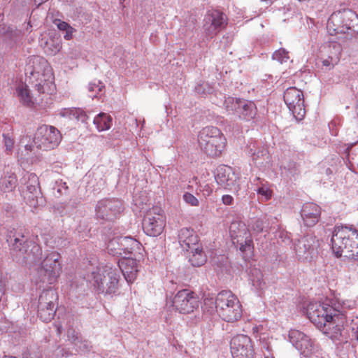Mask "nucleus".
Returning a JSON list of instances; mask_svg holds the SVG:
<instances>
[{
    "mask_svg": "<svg viewBox=\"0 0 358 358\" xmlns=\"http://www.w3.org/2000/svg\"><path fill=\"white\" fill-rule=\"evenodd\" d=\"M26 229H13L8 232L6 241L10 247L13 258L22 264L31 266L41 263L37 268V278L39 282L48 285L54 284L60 275L62 266L60 254L56 251L47 252L42 260L41 246L28 236Z\"/></svg>",
    "mask_w": 358,
    "mask_h": 358,
    "instance_id": "nucleus-1",
    "label": "nucleus"
},
{
    "mask_svg": "<svg viewBox=\"0 0 358 358\" xmlns=\"http://www.w3.org/2000/svg\"><path fill=\"white\" fill-rule=\"evenodd\" d=\"M25 73L30 74L38 83L36 87L39 93H45L53 85V73L48 61L40 56H31L25 67Z\"/></svg>",
    "mask_w": 358,
    "mask_h": 358,
    "instance_id": "nucleus-2",
    "label": "nucleus"
},
{
    "mask_svg": "<svg viewBox=\"0 0 358 358\" xmlns=\"http://www.w3.org/2000/svg\"><path fill=\"white\" fill-rule=\"evenodd\" d=\"M199 148L211 157L220 156L225 148L226 138L215 127H206L198 134Z\"/></svg>",
    "mask_w": 358,
    "mask_h": 358,
    "instance_id": "nucleus-3",
    "label": "nucleus"
},
{
    "mask_svg": "<svg viewBox=\"0 0 358 358\" xmlns=\"http://www.w3.org/2000/svg\"><path fill=\"white\" fill-rule=\"evenodd\" d=\"M215 309L220 317L227 322L238 321L242 316V306L229 290H222L215 298Z\"/></svg>",
    "mask_w": 358,
    "mask_h": 358,
    "instance_id": "nucleus-4",
    "label": "nucleus"
},
{
    "mask_svg": "<svg viewBox=\"0 0 358 358\" xmlns=\"http://www.w3.org/2000/svg\"><path fill=\"white\" fill-rule=\"evenodd\" d=\"M120 275L116 269L110 266L98 267L89 276V280L99 293L115 294L119 288Z\"/></svg>",
    "mask_w": 358,
    "mask_h": 358,
    "instance_id": "nucleus-5",
    "label": "nucleus"
},
{
    "mask_svg": "<svg viewBox=\"0 0 358 358\" xmlns=\"http://www.w3.org/2000/svg\"><path fill=\"white\" fill-rule=\"evenodd\" d=\"M357 19V15L351 10H338L333 13L329 17L327 23V29L330 35L338 34H346L348 38L355 36L353 29L355 21Z\"/></svg>",
    "mask_w": 358,
    "mask_h": 358,
    "instance_id": "nucleus-6",
    "label": "nucleus"
},
{
    "mask_svg": "<svg viewBox=\"0 0 358 358\" xmlns=\"http://www.w3.org/2000/svg\"><path fill=\"white\" fill-rule=\"evenodd\" d=\"M358 231L352 229L348 227H336L332 234L331 239L333 252L336 257L350 256V253L348 249L351 238H357ZM353 255V254H351Z\"/></svg>",
    "mask_w": 358,
    "mask_h": 358,
    "instance_id": "nucleus-7",
    "label": "nucleus"
},
{
    "mask_svg": "<svg viewBox=\"0 0 358 358\" xmlns=\"http://www.w3.org/2000/svg\"><path fill=\"white\" fill-rule=\"evenodd\" d=\"M61 140L62 135L56 127L43 124L38 127L33 142L38 149L50 150L57 148Z\"/></svg>",
    "mask_w": 358,
    "mask_h": 358,
    "instance_id": "nucleus-8",
    "label": "nucleus"
},
{
    "mask_svg": "<svg viewBox=\"0 0 358 358\" xmlns=\"http://www.w3.org/2000/svg\"><path fill=\"white\" fill-rule=\"evenodd\" d=\"M57 300V293L52 288L43 290L40 294L38 303V317L43 322H48L54 318Z\"/></svg>",
    "mask_w": 358,
    "mask_h": 358,
    "instance_id": "nucleus-9",
    "label": "nucleus"
},
{
    "mask_svg": "<svg viewBox=\"0 0 358 358\" xmlns=\"http://www.w3.org/2000/svg\"><path fill=\"white\" fill-rule=\"evenodd\" d=\"M165 217L159 207H154L148 210L143 220V229L150 236L160 235L165 227Z\"/></svg>",
    "mask_w": 358,
    "mask_h": 358,
    "instance_id": "nucleus-10",
    "label": "nucleus"
},
{
    "mask_svg": "<svg viewBox=\"0 0 358 358\" xmlns=\"http://www.w3.org/2000/svg\"><path fill=\"white\" fill-rule=\"evenodd\" d=\"M123 209L122 202L120 199H102L96 205V217L99 220L112 222L120 215Z\"/></svg>",
    "mask_w": 358,
    "mask_h": 358,
    "instance_id": "nucleus-11",
    "label": "nucleus"
},
{
    "mask_svg": "<svg viewBox=\"0 0 358 358\" xmlns=\"http://www.w3.org/2000/svg\"><path fill=\"white\" fill-rule=\"evenodd\" d=\"M173 307L182 314H189L199 306L196 294L188 289L180 290L172 301Z\"/></svg>",
    "mask_w": 358,
    "mask_h": 358,
    "instance_id": "nucleus-12",
    "label": "nucleus"
},
{
    "mask_svg": "<svg viewBox=\"0 0 358 358\" xmlns=\"http://www.w3.org/2000/svg\"><path fill=\"white\" fill-rule=\"evenodd\" d=\"M228 23L227 15L218 10L208 11L203 20V31L206 36L212 38L225 29Z\"/></svg>",
    "mask_w": 358,
    "mask_h": 358,
    "instance_id": "nucleus-13",
    "label": "nucleus"
},
{
    "mask_svg": "<svg viewBox=\"0 0 358 358\" xmlns=\"http://www.w3.org/2000/svg\"><path fill=\"white\" fill-rule=\"evenodd\" d=\"M283 97L285 103L296 120H302L306 114L303 92L294 87H289L284 92Z\"/></svg>",
    "mask_w": 358,
    "mask_h": 358,
    "instance_id": "nucleus-14",
    "label": "nucleus"
},
{
    "mask_svg": "<svg viewBox=\"0 0 358 358\" xmlns=\"http://www.w3.org/2000/svg\"><path fill=\"white\" fill-rule=\"evenodd\" d=\"M217 183L224 189L238 193L241 187L240 177L233 169L225 165L219 166L215 173Z\"/></svg>",
    "mask_w": 358,
    "mask_h": 358,
    "instance_id": "nucleus-15",
    "label": "nucleus"
},
{
    "mask_svg": "<svg viewBox=\"0 0 358 358\" xmlns=\"http://www.w3.org/2000/svg\"><path fill=\"white\" fill-rule=\"evenodd\" d=\"M230 236L233 242L242 252L251 250L252 240L246 225L242 222H233L229 227Z\"/></svg>",
    "mask_w": 358,
    "mask_h": 358,
    "instance_id": "nucleus-16",
    "label": "nucleus"
},
{
    "mask_svg": "<svg viewBox=\"0 0 358 358\" xmlns=\"http://www.w3.org/2000/svg\"><path fill=\"white\" fill-rule=\"evenodd\" d=\"M336 311L331 306H327L320 303H310L306 309V313L310 321L318 329L324 327L326 322L332 318Z\"/></svg>",
    "mask_w": 358,
    "mask_h": 358,
    "instance_id": "nucleus-17",
    "label": "nucleus"
},
{
    "mask_svg": "<svg viewBox=\"0 0 358 358\" xmlns=\"http://www.w3.org/2000/svg\"><path fill=\"white\" fill-rule=\"evenodd\" d=\"M20 184L26 186V192L24 199L26 202L31 206L36 208L39 205V197L41 194L39 180L38 176L34 173H25L20 179Z\"/></svg>",
    "mask_w": 358,
    "mask_h": 358,
    "instance_id": "nucleus-18",
    "label": "nucleus"
},
{
    "mask_svg": "<svg viewBox=\"0 0 358 358\" xmlns=\"http://www.w3.org/2000/svg\"><path fill=\"white\" fill-rule=\"evenodd\" d=\"M319 241L312 234H308L294 242V250L300 259L310 261L317 254Z\"/></svg>",
    "mask_w": 358,
    "mask_h": 358,
    "instance_id": "nucleus-19",
    "label": "nucleus"
},
{
    "mask_svg": "<svg viewBox=\"0 0 358 358\" xmlns=\"http://www.w3.org/2000/svg\"><path fill=\"white\" fill-rule=\"evenodd\" d=\"M230 349L234 358H254L252 342L247 335L238 334L234 336L231 340Z\"/></svg>",
    "mask_w": 358,
    "mask_h": 358,
    "instance_id": "nucleus-20",
    "label": "nucleus"
},
{
    "mask_svg": "<svg viewBox=\"0 0 358 358\" xmlns=\"http://www.w3.org/2000/svg\"><path fill=\"white\" fill-rule=\"evenodd\" d=\"M289 341L301 355L307 357L314 350V342L304 333L291 329L288 334Z\"/></svg>",
    "mask_w": 358,
    "mask_h": 358,
    "instance_id": "nucleus-21",
    "label": "nucleus"
},
{
    "mask_svg": "<svg viewBox=\"0 0 358 358\" xmlns=\"http://www.w3.org/2000/svg\"><path fill=\"white\" fill-rule=\"evenodd\" d=\"M347 322L346 316L344 313L336 310L332 315V318L329 320L324 327H320L319 329L329 336L332 339H338L341 335L345 323Z\"/></svg>",
    "mask_w": 358,
    "mask_h": 358,
    "instance_id": "nucleus-22",
    "label": "nucleus"
},
{
    "mask_svg": "<svg viewBox=\"0 0 358 358\" xmlns=\"http://www.w3.org/2000/svg\"><path fill=\"white\" fill-rule=\"evenodd\" d=\"M246 152L256 164L262 165L269 160L267 148L257 141H250L247 145Z\"/></svg>",
    "mask_w": 358,
    "mask_h": 358,
    "instance_id": "nucleus-23",
    "label": "nucleus"
},
{
    "mask_svg": "<svg viewBox=\"0 0 358 358\" xmlns=\"http://www.w3.org/2000/svg\"><path fill=\"white\" fill-rule=\"evenodd\" d=\"M321 208L313 203H305L301 210V215L303 223L308 227L315 225L320 217Z\"/></svg>",
    "mask_w": 358,
    "mask_h": 358,
    "instance_id": "nucleus-24",
    "label": "nucleus"
},
{
    "mask_svg": "<svg viewBox=\"0 0 358 358\" xmlns=\"http://www.w3.org/2000/svg\"><path fill=\"white\" fill-rule=\"evenodd\" d=\"M178 242L183 250H193V248L200 245L199 236L193 229L182 228L178 232Z\"/></svg>",
    "mask_w": 358,
    "mask_h": 358,
    "instance_id": "nucleus-25",
    "label": "nucleus"
},
{
    "mask_svg": "<svg viewBox=\"0 0 358 358\" xmlns=\"http://www.w3.org/2000/svg\"><path fill=\"white\" fill-rule=\"evenodd\" d=\"M118 265L125 280L128 282H132L136 279L138 272L136 260L133 257L124 255L122 259L119 261Z\"/></svg>",
    "mask_w": 358,
    "mask_h": 358,
    "instance_id": "nucleus-26",
    "label": "nucleus"
},
{
    "mask_svg": "<svg viewBox=\"0 0 358 358\" xmlns=\"http://www.w3.org/2000/svg\"><path fill=\"white\" fill-rule=\"evenodd\" d=\"M256 113L257 108L253 102L243 100L240 109L238 110V115L241 119L250 120L255 117Z\"/></svg>",
    "mask_w": 358,
    "mask_h": 358,
    "instance_id": "nucleus-27",
    "label": "nucleus"
},
{
    "mask_svg": "<svg viewBox=\"0 0 358 358\" xmlns=\"http://www.w3.org/2000/svg\"><path fill=\"white\" fill-rule=\"evenodd\" d=\"M41 46L47 55L53 56L61 50L62 43L59 38L52 37L42 43Z\"/></svg>",
    "mask_w": 358,
    "mask_h": 358,
    "instance_id": "nucleus-28",
    "label": "nucleus"
},
{
    "mask_svg": "<svg viewBox=\"0 0 358 358\" xmlns=\"http://www.w3.org/2000/svg\"><path fill=\"white\" fill-rule=\"evenodd\" d=\"M189 251L192 252V255L189 257V262L193 266L199 267L206 262L207 257L201 245H197L193 248V250Z\"/></svg>",
    "mask_w": 358,
    "mask_h": 358,
    "instance_id": "nucleus-29",
    "label": "nucleus"
},
{
    "mask_svg": "<svg viewBox=\"0 0 358 358\" xmlns=\"http://www.w3.org/2000/svg\"><path fill=\"white\" fill-rule=\"evenodd\" d=\"M120 246L123 249L124 255H131L135 249H139L141 243L130 236H119Z\"/></svg>",
    "mask_w": 358,
    "mask_h": 358,
    "instance_id": "nucleus-30",
    "label": "nucleus"
},
{
    "mask_svg": "<svg viewBox=\"0 0 358 358\" xmlns=\"http://www.w3.org/2000/svg\"><path fill=\"white\" fill-rule=\"evenodd\" d=\"M250 228L253 235L260 233L268 232L269 229V221L266 217L256 218L250 224Z\"/></svg>",
    "mask_w": 358,
    "mask_h": 358,
    "instance_id": "nucleus-31",
    "label": "nucleus"
},
{
    "mask_svg": "<svg viewBox=\"0 0 358 358\" xmlns=\"http://www.w3.org/2000/svg\"><path fill=\"white\" fill-rule=\"evenodd\" d=\"M17 179L12 173H6L0 180V189L4 192H12L17 186Z\"/></svg>",
    "mask_w": 358,
    "mask_h": 358,
    "instance_id": "nucleus-32",
    "label": "nucleus"
},
{
    "mask_svg": "<svg viewBox=\"0 0 358 358\" xmlns=\"http://www.w3.org/2000/svg\"><path fill=\"white\" fill-rule=\"evenodd\" d=\"M94 124L96 125V129L99 131L108 130L111 127L112 118L110 115L100 113L94 118Z\"/></svg>",
    "mask_w": 358,
    "mask_h": 358,
    "instance_id": "nucleus-33",
    "label": "nucleus"
},
{
    "mask_svg": "<svg viewBox=\"0 0 358 358\" xmlns=\"http://www.w3.org/2000/svg\"><path fill=\"white\" fill-rule=\"evenodd\" d=\"M342 46L338 43H331L326 48L327 55L330 56V60L334 63H338L342 53Z\"/></svg>",
    "mask_w": 358,
    "mask_h": 358,
    "instance_id": "nucleus-34",
    "label": "nucleus"
},
{
    "mask_svg": "<svg viewBox=\"0 0 358 358\" xmlns=\"http://www.w3.org/2000/svg\"><path fill=\"white\" fill-rule=\"evenodd\" d=\"M107 251L108 254L116 257H123V249L120 246V243L118 237L112 238L107 244Z\"/></svg>",
    "mask_w": 358,
    "mask_h": 358,
    "instance_id": "nucleus-35",
    "label": "nucleus"
},
{
    "mask_svg": "<svg viewBox=\"0 0 358 358\" xmlns=\"http://www.w3.org/2000/svg\"><path fill=\"white\" fill-rule=\"evenodd\" d=\"M250 280L253 287L260 289L263 288L264 284L263 281V275L259 269L252 268L250 271Z\"/></svg>",
    "mask_w": 358,
    "mask_h": 358,
    "instance_id": "nucleus-36",
    "label": "nucleus"
},
{
    "mask_svg": "<svg viewBox=\"0 0 358 358\" xmlns=\"http://www.w3.org/2000/svg\"><path fill=\"white\" fill-rule=\"evenodd\" d=\"M17 94L20 99V101L27 106H31L34 104V101L30 95L29 90L27 86H20L17 89Z\"/></svg>",
    "mask_w": 358,
    "mask_h": 358,
    "instance_id": "nucleus-37",
    "label": "nucleus"
},
{
    "mask_svg": "<svg viewBox=\"0 0 358 358\" xmlns=\"http://www.w3.org/2000/svg\"><path fill=\"white\" fill-rule=\"evenodd\" d=\"M243 99L228 97L224 101V106L227 111L234 113L238 115V110L240 109L241 103Z\"/></svg>",
    "mask_w": 358,
    "mask_h": 358,
    "instance_id": "nucleus-38",
    "label": "nucleus"
},
{
    "mask_svg": "<svg viewBox=\"0 0 358 358\" xmlns=\"http://www.w3.org/2000/svg\"><path fill=\"white\" fill-rule=\"evenodd\" d=\"M55 25L60 30L64 31V37L66 40L72 38L73 28L66 22L59 19L54 20Z\"/></svg>",
    "mask_w": 358,
    "mask_h": 358,
    "instance_id": "nucleus-39",
    "label": "nucleus"
},
{
    "mask_svg": "<svg viewBox=\"0 0 358 358\" xmlns=\"http://www.w3.org/2000/svg\"><path fill=\"white\" fill-rule=\"evenodd\" d=\"M348 248H350L348 250H349L350 255L353 254V255L344 257L358 261V236L357 238H351L349 245H348Z\"/></svg>",
    "mask_w": 358,
    "mask_h": 358,
    "instance_id": "nucleus-40",
    "label": "nucleus"
},
{
    "mask_svg": "<svg viewBox=\"0 0 358 358\" xmlns=\"http://www.w3.org/2000/svg\"><path fill=\"white\" fill-rule=\"evenodd\" d=\"M104 88V85L101 81L90 83L88 85L89 96L92 99L98 97L99 93Z\"/></svg>",
    "mask_w": 358,
    "mask_h": 358,
    "instance_id": "nucleus-41",
    "label": "nucleus"
},
{
    "mask_svg": "<svg viewBox=\"0 0 358 358\" xmlns=\"http://www.w3.org/2000/svg\"><path fill=\"white\" fill-rule=\"evenodd\" d=\"M272 58L282 64L289 59V52L284 48H280L273 52Z\"/></svg>",
    "mask_w": 358,
    "mask_h": 358,
    "instance_id": "nucleus-42",
    "label": "nucleus"
},
{
    "mask_svg": "<svg viewBox=\"0 0 358 358\" xmlns=\"http://www.w3.org/2000/svg\"><path fill=\"white\" fill-rule=\"evenodd\" d=\"M68 340L75 346L78 345V343L82 338L80 333L76 331L74 329L70 328L67 331Z\"/></svg>",
    "mask_w": 358,
    "mask_h": 358,
    "instance_id": "nucleus-43",
    "label": "nucleus"
},
{
    "mask_svg": "<svg viewBox=\"0 0 358 358\" xmlns=\"http://www.w3.org/2000/svg\"><path fill=\"white\" fill-rule=\"evenodd\" d=\"M68 113H69V115H73L78 120H80L83 122H85L87 120V119L88 118L87 115L83 111H82L79 109L67 110L62 114V115L65 116Z\"/></svg>",
    "mask_w": 358,
    "mask_h": 358,
    "instance_id": "nucleus-44",
    "label": "nucleus"
},
{
    "mask_svg": "<svg viewBox=\"0 0 358 358\" xmlns=\"http://www.w3.org/2000/svg\"><path fill=\"white\" fill-rule=\"evenodd\" d=\"M75 347L78 352L84 353L90 352L92 348L91 343L87 340L83 339V338L80 339L78 345H75Z\"/></svg>",
    "mask_w": 358,
    "mask_h": 358,
    "instance_id": "nucleus-45",
    "label": "nucleus"
},
{
    "mask_svg": "<svg viewBox=\"0 0 358 358\" xmlns=\"http://www.w3.org/2000/svg\"><path fill=\"white\" fill-rule=\"evenodd\" d=\"M257 192L258 194H260L265 201L268 200L271 197V191L264 184H262V187L257 189Z\"/></svg>",
    "mask_w": 358,
    "mask_h": 358,
    "instance_id": "nucleus-46",
    "label": "nucleus"
},
{
    "mask_svg": "<svg viewBox=\"0 0 358 358\" xmlns=\"http://www.w3.org/2000/svg\"><path fill=\"white\" fill-rule=\"evenodd\" d=\"M3 138L6 151L11 152L14 145V140L8 134H3Z\"/></svg>",
    "mask_w": 358,
    "mask_h": 358,
    "instance_id": "nucleus-47",
    "label": "nucleus"
},
{
    "mask_svg": "<svg viewBox=\"0 0 358 358\" xmlns=\"http://www.w3.org/2000/svg\"><path fill=\"white\" fill-rule=\"evenodd\" d=\"M183 199L187 203L190 204L192 206H199V200L193 194L190 193H185L183 195Z\"/></svg>",
    "mask_w": 358,
    "mask_h": 358,
    "instance_id": "nucleus-48",
    "label": "nucleus"
},
{
    "mask_svg": "<svg viewBox=\"0 0 358 358\" xmlns=\"http://www.w3.org/2000/svg\"><path fill=\"white\" fill-rule=\"evenodd\" d=\"M203 309L208 312L212 313L215 308V299L206 298L204 299Z\"/></svg>",
    "mask_w": 358,
    "mask_h": 358,
    "instance_id": "nucleus-49",
    "label": "nucleus"
},
{
    "mask_svg": "<svg viewBox=\"0 0 358 358\" xmlns=\"http://www.w3.org/2000/svg\"><path fill=\"white\" fill-rule=\"evenodd\" d=\"M322 66L326 68V69L330 70L334 67L335 65H336L338 63L332 62L330 60V56L328 55H323L321 57Z\"/></svg>",
    "mask_w": 358,
    "mask_h": 358,
    "instance_id": "nucleus-50",
    "label": "nucleus"
},
{
    "mask_svg": "<svg viewBox=\"0 0 358 358\" xmlns=\"http://www.w3.org/2000/svg\"><path fill=\"white\" fill-rule=\"evenodd\" d=\"M222 201L226 206H231L234 203V200L232 196L224 194L222 196Z\"/></svg>",
    "mask_w": 358,
    "mask_h": 358,
    "instance_id": "nucleus-51",
    "label": "nucleus"
},
{
    "mask_svg": "<svg viewBox=\"0 0 358 358\" xmlns=\"http://www.w3.org/2000/svg\"><path fill=\"white\" fill-rule=\"evenodd\" d=\"M55 208L59 211V213L63 214L66 213L65 211L67 208V205L63 203H58L55 206Z\"/></svg>",
    "mask_w": 358,
    "mask_h": 358,
    "instance_id": "nucleus-52",
    "label": "nucleus"
},
{
    "mask_svg": "<svg viewBox=\"0 0 358 358\" xmlns=\"http://www.w3.org/2000/svg\"><path fill=\"white\" fill-rule=\"evenodd\" d=\"M22 358H39V357L36 353L25 352L23 354Z\"/></svg>",
    "mask_w": 358,
    "mask_h": 358,
    "instance_id": "nucleus-53",
    "label": "nucleus"
},
{
    "mask_svg": "<svg viewBox=\"0 0 358 358\" xmlns=\"http://www.w3.org/2000/svg\"><path fill=\"white\" fill-rule=\"evenodd\" d=\"M48 0H34L36 4L41 5L43 2L47 1Z\"/></svg>",
    "mask_w": 358,
    "mask_h": 358,
    "instance_id": "nucleus-54",
    "label": "nucleus"
},
{
    "mask_svg": "<svg viewBox=\"0 0 358 358\" xmlns=\"http://www.w3.org/2000/svg\"><path fill=\"white\" fill-rule=\"evenodd\" d=\"M57 333L58 334H60L62 333V327L61 326H57Z\"/></svg>",
    "mask_w": 358,
    "mask_h": 358,
    "instance_id": "nucleus-55",
    "label": "nucleus"
},
{
    "mask_svg": "<svg viewBox=\"0 0 358 358\" xmlns=\"http://www.w3.org/2000/svg\"><path fill=\"white\" fill-rule=\"evenodd\" d=\"M3 358H17V357H15V356H11V355H4Z\"/></svg>",
    "mask_w": 358,
    "mask_h": 358,
    "instance_id": "nucleus-56",
    "label": "nucleus"
},
{
    "mask_svg": "<svg viewBox=\"0 0 358 358\" xmlns=\"http://www.w3.org/2000/svg\"><path fill=\"white\" fill-rule=\"evenodd\" d=\"M356 334H357V336H357V339L358 340V329H357V331L356 332Z\"/></svg>",
    "mask_w": 358,
    "mask_h": 358,
    "instance_id": "nucleus-57",
    "label": "nucleus"
},
{
    "mask_svg": "<svg viewBox=\"0 0 358 358\" xmlns=\"http://www.w3.org/2000/svg\"><path fill=\"white\" fill-rule=\"evenodd\" d=\"M266 358H273V357H266Z\"/></svg>",
    "mask_w": 358,
    "mask_h": 358,
    "instance_id": "nucleus-58",
    "label": "nucleus"
}]
</instances>
